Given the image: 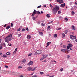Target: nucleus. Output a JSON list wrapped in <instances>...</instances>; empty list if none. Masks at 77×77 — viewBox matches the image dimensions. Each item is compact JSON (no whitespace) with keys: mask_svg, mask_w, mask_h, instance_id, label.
<instances>
[{"mask_svg":"<svg viewBox=\"0 0 77 77\" xmlns=\"http://www.w3.org/2000/svg\"><path fill=\"white\" fill-rule=\"evenodd\" d=\"M59 9V7L57 6L54 7L52 10L53 14H55L56 13H57V12L58 10Z\"/></svg>","mask_w":77,"mask_h":77,"instance_id":"f03ea898","label":"nucleus"},{"mask_svg":"<svg viewBox=\"0 0 77 77\" xmlns=\"http://www.w3.org/2000/svg\"><path fill=\"white\" fill-rule=\"evenodd\" d=\"M33 61H30L27 64V65H29V66H30V65H33Z\"/></svg>","mask_w":77,"mask_h":77,"instance_id":"1a4fd4ad","label":"nucleus"},{"mask_svg":"<svg viewBox=\"0 0 77 77\" xmlns=\"http://www.w3.org/2000/svg\"><path fill=\"white\" fill-rule=\"evenodd\" d=\"M51 42H47V45L46 46V47H48V46L50 45V44H51Z\"/></svg>","mask_w":77,"mask_h":77,"instance_id":"f3484780","label":"nucleus"},{"mask_svg":"<svg viewBox=\"0 0 77 77\" xmlns=\"http://www.w3.org/2000/svg\"><path fill=\"white\" fill-rule=\"evenodd\" d=\"M59 18H61V17H59Z\"/></svg>","mask_w":77,"mask_h":77,"instance_id":"338daca9","label":"nucleus"},{"mask_svg":"<svg viewBox=\"0 0 77 77\" xmlns=\"http://www.w3.org/2000/svg\"><path fill=\"white\" fill-rule=\"evenodd\" d=\"M27 38L28 39H30L31 38H32V36L31 35H28L27 36Z\"/></svg>","mask_w":77,"mask_h":77,"instance_id":"4468645a","label":"nucleus"},{"mask_svg":"<svg viewBox=\"0 0 77 77\" xmlns=\"http://www.w3.org/2000/svg\"><path fill=\"white\" fill-rule=\"evenodd\" d=\"M7 56L6 55H4L2 56V57H6Z\"/></svg>","mask_w":77,"mask_h":77,"instance_id":"cd10ccee","label":"nucleus"},{"mask_svg":"<svg viewBox=\"0 0 77 77\" xmlns=\"http://www.w3.org/2000/svg\"><path fill=\"white\" fill-rule=\"evenodd\" d=\"M18 68H19V69L22 68V67H21V66H19L18 67Z\"/></svg>","mask_w":77,"mask_h":77,"instance_id":"49530a36","label":"nucleus"},{"mask_svg":"<svg viewBox=\"0 0 77 77\" xmlns=\"http://www.w3.org/2000/svg\"><path fill=\"white\" fill-rule=\"evenodd\" d=\"M39 34L40 35H41V36H43V35H44V34H43L42 32H39Z\"/></svg>","mask_w":77,"mask_h":77,"instance_id":"dca6fc26","label":"nucleus"},{"mask_svg":"<svg viewBox=\"0 0 77 77\" xmlns=\"http://www.w3.org/2000/svg\"><path fill=\"white\" fill-rule=\"evenodd\" d=\"M75 41H76V42H77V39H76Z\"/></svg>","mask_w":77,"mask_h":77,"instance_id":"774afa93","label":"nucleus"},{"mask_svg":"<svg viewBox=\"0 0 77 77\" xmlns=\"http://www.w3.org/2000/svg\"><path fill=\"white\" fill-rule=\"evenodd\" d=\"M64 20H66V21H68V18H67L66 17L65 18Z\"/></svg>","mask_w":77,"mask_h":77,"instance_id":"e433bc0d","label":"nucleus"},{"mask_svg":"<svg viewBox=\"0 0 77 77\" xmlns=\"http://www.w3.org/2000/svg\"><path fill=\"white\" fill-rule=\"evenodd\" d=\"M41 22H40V21H39L38 22L37 24H40V23Z\"/></svg>","mask_w":77,"mask_h":77,"instance_id":"79ce46f5","label":"nucleus"},{"mask_svg":"<svg viewBox=\"0 0 77 77\" xmlns=\"http://www.w3.org/2000/svg\"><path fill=\"white\" fill-rule=\"evenodd\" d=\"M50 7H51V9H52L53 7L52 6V5H51V4H50Z\"/></svg>","mask_w":77,"mask_h":77,"instance_id":"473e14b6","label":"nucleus"},{"mask_svg":"<svg viewBox=\"0 0 77 77\" xmlns=\"http://www.w3.org/2000/svg\"><path fill=\"white\" fill-rule=\"evenodd\" d=\"M60 29H61V28H58V30H60Z\"/></svg>","mask_w":77,"mask_h":77,"instance_id":"5fc2aeb1","label":"nucleus"},{"mask_svg":"<svg viewBox=\"0 0 77 77\" xmlns=\"http://www.w3.org/2000/svg\"><path fill=\"white\" fill-rule=\"evenodd\" d=\"M22 30L23 32H24V31H25V29L24 28H23L22 29Z\"/></svg>","mask_w":77,"mask_h":77,"instance_id":"a19ab883","label":"nucleus"},{"mask_svg":"<svg viewBox=\"0 0 77 77\" xmlns=\"http://www.w3.org/2000/svg\"><path fill=\"white\" fill-rule=\"evenodd\" d=\"M20 30H21V29L19 28V29H17V32H19V31H20Z\"/></svg>","mask_w":77,"mask_h":77,"instance_id":"4c0bfd02","label":"nucleus"},{"mask_svg":"<svg viewBox=\"0 0 77 77\" xmlns=\"http://www.w3.org/2000/svg\"><path fill=\"white\" fill-rule=\"evenodd\" d=\"M75 4L76 5H77V2H75Z\"/></svg>","mask_w":77,"mask_h":77,"instance_id":"e2e57ef3","label":"nucleus"},{"mask_svg":"<svg viewBox=\"0 0 77 77\" xmlns=\"http://www.w3.org/2000/svg\"><path fill=\"white\" fill-rule=\"evenodd\" d=\"M68 32V30H66L65 31L64 33L65 34H66L67 33V32Z\"/></svg>","mask_w":77,"mask_h":77,"instance_id":"a878e982","label":"nucleus"},{"mask_svg":"<svg viewBox=\"0 0 77 77\" xmlns=\"http://www.w3.org/2000/svg\"><path fill=\"white\" fill-rule=\"evenodd\" d=\"M69 57H70L69 55H68L67 56V59H69Z\"/></svg>","mask_w":77,"mask_h":77,"instance_id":"09e8293b","label":"nucleus"},{"mask_svg":"<svg viewBox=\"0 0 77 77\" xmlns=\"http://www.w3.org/2000/svg\"><path fill=\"white\" fill-rule=\"evenodd\" d=\"M53 21L52 20L51 21L48 23V24H51V23H53Z\"/></svg>","mask_w":77,"mask_h":77,"instance_id":"c756f323","label":"nucleus"},{"mask_svg":"<svg viewBox=\"0 0 77 77\" xmlns=\"http://www.w3.org/2000/svg\"><path fill=\"white\" fill-rule=\"evenodd\" d=\"M5 66L6 68H8V66Z\"/></svg>","mask_w":77,"mask_h":77,"instance_id":"de8ad7c7","label":"nucleus"},{"mask_svg":"<svg viewBox=\"0 0 77 77\" xmlns=\"http://www.w3.org/2000/svg\"><path fill=\"white\" fill-rule=\"evenodd\" d=\"M42 52V50H37L35 52V53H36V54H41Z\"/></svg>","mask_w":77,"mask_h":77,"instance_id":"20e7f679","label":"nucleus"},{"mask_svg":"<svg viewBox=\"0 0 77 77\" xmlns=\"http://www.w3.org/2000/svg\"><path fill=\"white\" fill-rule=\"evenodd\" d=\"M58 14H60L61 13V12H60V11H58Z\"/></svg>","mask_w":77,"mask_h":77,"instance_id":"58836bf2","label":"nucleus"},{"mask_svg":"<svg viewBox=\"0 0 77 77\" xmlns=\"http://www.w3.org/2000/svg\"><path fill=\"white\" fill-rule=\"evenodd\" d=\"M61 51L63 53H66V49H61Z\"/></svg>","mask_w":77,"mask_h":77,"instance_id":"ddd939ff","label":"nucleus"},{"mask_svg":"<svg viewBox=\"0 0 77 77\" xmlns=\"http://www.w3.org/2000/svg\"><path fill=\"white\" fill-rule=\"evenodd\" d=\"M33 20H36V18L35 17H34L33 18Z\"/></svg>","mask_w":77,"mask_h":77,"instance_id":"37998d69","label":"nucleus"},{"mask_svg":"<svg viewBox=\"0 0 77 77\" xmlns=\"http://www.w3.org/2000/svg\"><path fill=\"white\" fill-rule=\"evenodd\" d=\"M66 53H69V50L68 49H66Z\"/></svg>","mask_w":77,"mask_h":77,"instance_id":"6ab92c4d","label":"nucleus"},{"mask_svg":"<svg viewBox=\"0 0 77 77\" xmlns=\"http://www.w3.org/2000/svg\"><path fill=\"white\" fill-rule=\"evenodd\" d=\"M54 36L55 38H57V34H55L54 35Z\"/></svg>","mask_w":77,"mask_h":77,"instance_id":"72a5a7b5","label":"nucleus"},{"mask_svg":"<svg viewBox=\"0 0 77 77\" xmlns=\"http://www.w3.org/2000/svg\"><path fill=\"white\" fill-rule=\"evenodd\" d=\"M63 68H62L60 70V71H61V72H62L63 71Z\"/></svg>","mask_w":77,"mask_h":77,"instance_id":"c85d7f7f","label":"nucleus"},{"mask_svg":"<svg viewBox=\"0 0 77 77\" xmlns=\"http://www.w3.org/2000/svg\"><path fill=\"white\" fill-rule=\"evenodd\" d=\"M11 74L12 75H17L18 73H15V72H12Z\"/></svg>","mask_w":77,"mask_h":77,"instance_id":"2eb2a0df","label":"nucleus"},{"mask_svg":"<svg viewBox=\"0 0 77 77\" xmlns=\"http://www.w3.org/2000/svg\"><path fill=\"white\" fill-rule=\"evenodd\" d=\"M40 74H41V75H42V74H44V72H40Z\"/></svg>","mask_w":77,"mask_h":77,"instance_id":"c9c22d12","label":"nucleus"},{"mask_svg":"<svg viewBox=\"0 0 77 77\" xmlns=\"http://www.w3.org/2000/svg\"><path fill=\"white\" fill-rule=\"evenodd\" d=\"M65 3H64V4L61 5H60V8H61L62 7H62H65Z\"/></svg>","mask_w":77,"mask_h":77,"instance_id":"a211bd4d","label":"nucleus"},{"mask_svg":"<svg viewBox=\"0 0 77 77\" xmlns=\"http://www.w3.org/2000/svg\"><path fill=\"white\" fill-rule=\"evenodd\" d=\"M62 35L63 36V38H64V37H65V35L64 33H62Z\"/></svg>","mask_w":77,"mask_h":77,"instance_id":"7c9ffc66","label":"nucleus"},{"mask_svg":"<svg viewBox=\"0 0 77 77\" xmlns=\"http://www.w3.org/2000/svg\"><path fill=\"white\" fill-rule=\"evenodd\" d=\"M54 62H55V63H56V62H56V61H55V60H54Z\"/></svg>","mask_w":77,"mask_h":77,"instance_id":"bf43d9fd","label":"nucleus"},{"mask_svg":"<svg viewBox=\"0 0 77 77\" xmlns=\"http://www.w3.org/2000/svg\"><path fill=\"white\" fill-rule=\"evenodd\" d=\"M6 26V25L5 24V25H4V27H5Z\"/></svg>","mask_w":77,"mask_h":77,"instance_id":"13d9d810","label":"nucleus"},{"mask_svg":"<svg viewBox=\"0 0 77 77\" xmlns=\"http://www.w3.org/2000/svg\"><path fill=\"white\" fill-rule=\"evenodd\" d=\"M26 30H27V31H29V29L27 28H26Z\"/></svg>","mask_w":77,"mask_h":77,"instance_id":"c03bdc74","label":"nucleus"},{"mask_svg":"<svg viewBox=\"0 0 77 77\" xmlns=\"http://www.w3.org/2000/svg\"><path fill=\"white\" fill-rule=\"evenodd\" d=\"M1 41H2V40H1V39H0V44L1 43Z\"/></svg>","mask_w":77,"mask_h":77,"instance_id":"052dcab7","label":"nucleus"},{"mask_svg":"<svg viewBox=\"0 0 77 77\" xmlns=\"http://www.w3.org/2000/svg\"><path fill=\"white\" fill-rule=\"evenodd\" d=\"M70 50H72V47H71V48H70Z\"/></svg>","mask_w":77,"mask_h":77,"instance_id":"680f3d73","label":"nucleus"},{"mask_svg":"<svg viewBox=\"0 0 77 77\" xmlns=\"http://www.w3.org/2000/svg\"><path fill=\"white\" fill-rule=\"evenodd\" d=\"M42 57L40 59V60H42L44 59H45V58H46L47 56H48V55H46V56H45V55H42Z\"/></svg>","mask_w":77,"mask_h":77,"instance_id":"39448f33","label":"nucleus"},{"mask_svg":"<svg viewBox=\"0 0 77 77\" xmlns=\"http://www.w3.org/2000/svg\"><path fill=\"white\" fill-rule=\"evenodd\" d=\"M70 38L71 39L73 40V39H76V36H74L72 35H71L70 36Z\"/></svg>","mask_w":77,"mask_h":77,"instance_id":"423d86ee","label":"nucleus"},{"mask_svg":"<svg viewBox=\"0 0 77 77\" xmlns=\"http://www.w3.org/2000/svg\"><path fill=\"white\" fill-rule=\"evenodd\" d=\"M41 14H43V11H41Z\"/></svg>","mask_w":77,"mask_h":77,"instance_id":"0e129e2a","label":"nucleus"},{"mask_svg":"<svg viewBox=\"0 0 77 77\" xmlns=\"http://www.w3.org/2000/svg\"><path fill=\"white\" fill-rule=\"evenodd\" d=\"M32 54H33L32 53L29 54H28V56H32Z\"/></svg>","mask_w":77,"mask_h":77,"instance_id":"2f4dec72","label":"nucleus"},{"mask_svg":"<svg viewBox=\"0 0 77 77\" xmlns=\"http://www.w3.org/2000/svg\"><path fill=\"white\" fill-rule=\"evenodd\" d=\"M57 2H59L60 4H61V3H63V1L62 0H57Z\"/></svg>","mask_w":77,"mask_h":77,"instance_id":"6e6552de","label":"nucleus"},{"mask_svg":"<svg viewBox=\"0 0 77 77\" xmlns=\"http://www.w3.org/2000/svg\"><path fill=\"white\" fill-rule=\"evenodd\" d=\"M49 77H54V75L51 76Z\"/></svg>","mask_w":77,"mask_h":77,"instance_id":"6e6d98bb","label":"nucleus"},{"mask_svg":"<svg viewBox=\"0 0 77 77\" xmlns=\"http://www.w3.org/2000/svg\"><path fill=\"white\" fill-rule=\"evenodd\" d=\"M40 7H41V5H40L37 7L38 8H39Z\"/></svg>","mask_w":77,"mask_h":77,"instance_id":"8fccbe9b","label":"nucleus"},{"mask_svg":"<svg viewBox=\"0 0 77 77\" xmlns=\"http://www.w3.org/2000/svg\"><path fill=\"white\" fill-rule=\"evenodd\" d=\"M63 48H66V46L65 45H63Z\"/></svg>","mask_w":77,"mask_h":77,"instance_id":"5701e85b","label":"nucleus"},{"mask_svg":"<svg viewBox=\"0 0 77 77\" xmlns=\"http://www.w3.org/2000/svg\"><path fill=\"white\" fill-rule=\"evenodd\" d=\"M17 49H18L17 48H16L14 51L13 53V54H16V53H17Z\"/></svg>","mask_w":77,"mask_h":77,"instance_id":"f8f14e48","label":"nucleus"},{"mask_svg":"<svg viewBox=\"0 0 77 77\" xmlns=\"http://www.w3.org/2000/svg\"><path fill=\"white\" fill-rule=\"evenodd\" d=\"M44 7H46L47 6L46 5H45L44 6Z\"/></svg>","mask_w":77,"mask_h":77,"instance_id":"69168bd1","label":"nucleus"},{"mask_svg":"<svg viewBox=\"0 0 77 77\" xmlns=\"http://www.w3.org/2000/svg\"><path fill=\"white\" fill-rule=\"evenodd\" d=\"M8 45H9V46H11V45H12V44H8Z\"/></svg>","mask_w":77,"mask_h":77,"instance_id":"3c124183","label":"nucleus"},{"mask_svg":"<svg viewBox=\"0 0 77 77\" xmlns=\"http://www.w3.org/2000/svg\"><path fill=\"white\" fill-rule=\"evenodd\" d=\"M50 26H48V29H50Z\"/></svg>","mask_w":77,"mask_h":77,"instance_id":"603ef678","label":"nucleus"},{"mask_svg":"<svg viewBox=\"0 0 77 77\" xmlns=\"http://www.w3.org/2000/svg\"><path fill=\"white\" fill-rule=\"evenodd\" d=\"M46 17L48 18H50V14H48L46 15Z\"/></svg>","mask_w":77,"mask_h":77,"instance_id":"412c9836","label":"nucleus"},{"mask_svg":"<svg viewBox=\"0 0 77 77\" xmlns=\"http://www.w3.org/2000/svg\"><path fill=\"white\" fill-rule=\"evenodd\" d=\"M20 77H23V76L22 75H21L20 76Z\"/></svg>","mask_w":77,"mask_h":77,"instance_id":"4d7b16f0","label":"nucleus"},{"mask_svg":"<svg viewBox=\"0 0 77 77\" xmlns=\"http://www.w3.org/2000/svg\"><path fill=\"white\" fill-rule=\"evenodd\" d=\"M6 54L7 55H8V56H9V55H10V54H11V53L8 52Z\"/></svg>","mask_w":77,"mask_h":77,"instance_id":"b1692460","label":"nucleus"},{"mask_svg":"<svg viewBox=\"0 0 77 77\" xmlns=\"http://www.w3.org/2000/svg\"><path fill=\"white\" fill-rule=\"evenodd\" d=\"M2 48V46L0 47V50H1Z\"/></svg>","mask_w":77,"mask_h":77,"instance_id":"864d4df0","label":"nucleus"},{"mask_svg":"<svg viewBox=\"0 0 77 77\" xmlns=\"http://www.w3.org/2000/svg\"><path fill=\"white\" fill-rule=\"evenodd\" d=\"M72 46H73L72 45V44H69V46H67V49H69V48H70V47H72Z\"/></svg>","mask_w":77,"mask_h":77,"instance_id":"0eeeda50","label":"nucleus"},{"mask_svg":"<svg viewBox=\"0 0 77 77\" xmlns=\"http://www.w3.org/2000/svg\"><path fill=\"white\" fill-rule=\"evenodd\" d=\"M71 15H74L75 14V12L74 11H72L71 13Z\"/></svg>","mask_w":77,"mask_h":77,"instance_id":"bb28decb","label":"nucleus"},{"mask_svg":"<svg viewBox=\"0 0 77 77\" xmlns=\"http://www.w3.org/2000/svg\"><path fill=\"white\" fill-rule=\"evenodd\" d=\"M41 26H45V24H44L42 23H41Z\"/></svg>","mask_w":77,"mask_h":77,"instance_id":"f704fd0d","label":"nucleus"},{"mask_svg":"<svg viewBox=\"0 0 77 77\" xmlns=\"http://www.w3.org/2000/svg\"><path fill=\"white\" fill-rule=\"evenodd\" d=\"M21 34H19L18 35V37H20V36H21Z\"/></svg>","mask_w":77,"mask_h":77,"instance_id":"a18cd8bd","label":"nucleus"},{"mask_svg":"<svg viewBox=\"0 0 77 77\" xmlns=\"http://www.w3.org/2000/svg\"><path fill=\"white\" fill-rule=\"evenodd\" d=\"M27 71H32V67H29L27 68Z\"/></svg>","mask_w":77,"mask_h":77,"instance_id":"9b49d317","label":"nucleus"},{"mask_svg":"<svg viewBox=\"0 0 77 77\" xmlns=\"http://www.w3.org/2000/svg\"><path fill=\"white\" fill-rule=\"evenodd\" d=\"M32 69H31V71H35L36 70V67H31Z\"/></svg>","mask_w":77,"mask_h":77,"instance_id":"9d476101","label":"nucleus"},{"mask_svg":"<svg viewBox=\"0 0 77 77\" xmlns=\"http://www.w3.org/2000/svg\"><path fill=\"white\" fill-rule=\"evenodd\" d=\"M72 28L73 30H75V28L74 27V26H72Z\"/></svg>","mask_w":77,"mask_h":77,"instance_id":"aec40b11","label":"nucleus"},{"mask_svg":"<svg viewBox=\"0 0 77 77\" xmlns=\"http://www.w3.org/2000/svg\"><path fill=\"white\" fill-rule=\"evenodd\" d=\"M23 63L26 62V59H24L23 60V61H22V63H23Z\"/></svg>","mask_w":77,"mask_h":77,"instance_id":"393cba45","label":"nucleus"},{"mask_svg":"<svg viewBox=\"0 0 77 77\" xmlns=\"http://www.w3.org/2000/svg\"><path fill=\"white\" fill-rule=\"evenodd\" d=\"M38 14L39 15L41 14V13L39 11H36L35 10H34L33 12V14L31 15V16H34L35 14Z\"/></svg>","mask_w":77,"mask_h":77,"instance_id":"7ed1b4c3","label":"nucleus"},{"mask_svg":"<svg viewBox=\"0 0 77 77\" xmlns=\"http://www.w3.org/2000/svg\"><path fill=\"white\" fill-rule=\"evenodd\" d=\"M10 28V26H8L6 28V29L7 30H8V29H9V28Z\"/></svg>","mask_w":77,"mask_h":77,"instance_id":"4be33fe9","label":"nucleus"},{"mask_svg":"<svg viewBox=\"0 0 77 77\" xmlns=\"http://www.w3.org/2000/svg\"><path fill=\"white\" fill-rule=\"evenodd\" d=\"M12 34H10L7 37H6L5 38V42H7V43H9V42L12 40Z\"/></svg>","mask_w":77,"mask_h":77,"instance_id":"f257e3e1","label":"nucleus"},{"mask_svg":"<svg viewBox=\"0 0 77 77\" xmlns=\"http://www.w3.org/2000/svg\"><path fill=\"white\" fill-rule=\"evenodd\" d=\"M11 27H13L14 26V25L13 24V23H11Z\"/></svg>","mask_w":77,"mask_h":77,"instance_id":"ea45409f","label":"nucleus"}]
</instances>
